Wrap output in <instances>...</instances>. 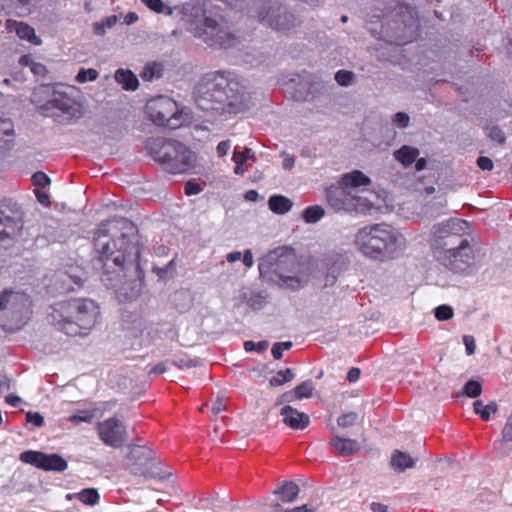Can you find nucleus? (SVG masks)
Wrapping results in <instances>:
<instances>
[{
  "label": "nucleus",
  "mask_w": 512,
  "mask_h": 512,
  "mask_svg": "<svg viewBox=\"0 0 512 512\" xmlns=\"http://www.w3.org/2000/svg\"><path fill=\"white\" fill-rule=\"evenodd\" d=\"M19 459L45 471L63 472L68 467L67 461L56 453L46 454L40 451L27 450L20 454Z\"/></svg>",
  "instance_id": "nucleus-13"
},
{
  "label": "nucleus",
  "mask_w": 512,
  "mask_h": 512,
  "mask_svg": "<svg viewBox=\"0 0 512 512\" xmlns=\"http://www.w3.org/2000/svg\"><path fill=\"white\" fill-rule=\"evenodd\" d=\"M27 421L33 423L37 427H41L44 423V418L39 413L28 412L26 414Z\"/></svg>",
  "instance_id": "nucleus-53"
},
{
  "label": "nucleus",
  "mask_w": 512,
  "mask_h": 512,
  "mask_svg": "<svg viewBox=\"0 0 512 512\" xmlns=\"http://www.w3.org/2000/svg\"><path fill=\"white\" fill-rule=\"evenodd\" d=\"M454 315L453 308L449 305L443 304L435 309V318L439 321H447Z\"/></svg>",
  "instance_id": "nucleus-41"
},
{
  "label": "nucleus",
  "mask_w": 512,
  "mask_h": 512,
  "mask_svg": "<svg viewBox=\"0 0 512 512\" xmlns=\"http://www.w3.org/2000/svg\"><path fill=\"white\" fill-rule=\"evenodd\" d=\"M420 152L418 148L409 145H403L398 150L394 151L393 156L395 160L401 163L404 167L412 165L418 158Z\"/></svg>",
  "instance_id": "nucleus-26"
},
{
  "label": "nucleus",
  "mask_w": 512,
  "mask_h": 512,
  "mask_svg": "<svg viewBox=\"0 0 512 512\" xmlns=\"http://www.w3.org/2000/svg\"><path fill=\"white\" fill-rule=\"evenodd\" d=\"M463 341H464V344L466 347L467 354L472 355L475 352V348H476L474 338L472 336L466 335L463 337Z\"/></svg>",
  "instance_id": "nucleus-54"
},
{
  "label": "nucleus",
  "mask_w": 512,
  "mask_h": 512,
  "mask_svg": "<svg viewBox=\"0 0 512 512\" xmlns=\"http://www.w3.org/2000/svg\"><path fill=\"white\" fill-rule=\"evenodd\" d=\"M487 130H488V137L498 143V144H503L505 142V135L503 133V131L497 127V126H490V127H487Z\"/></svg>",
  "instance_id": "nucleus-45"
},
{
  "label": "nucleus",
  "mask_w": 512,
  "mask_h": 512,
  "mask_svg": "<svg viewBox=\"0 0 512 512\" xmlns=\"http://www.w3.org/2000/svg\"><path fill=\"white\" fill-rule=\"evenodd\" d=\"M286 266L287 268H289V271L292 272L294 271L295 267L298 265L297 261H296V258L294 255H286L282 258H280L278 261H276L274 264H273V269L272 271L278 276L279 278V284L281 287H284V288H289V289H292V290H297V289H300L302 288L305 283L307 282V280H304L303 278L299 277V276H292V275H287L283 272V268L282 266Z\"/></svg>",
  "instance_id": "nucleus-15"
},
{
  "label": "nucleus",
  "mask_w": 512,
  "mask_h": 512,
  "mask_svg": "<svg viewBox=\"0 0 512 512\" xmlns=\"http://www.w3.org/2000/svg\"><path fill=\"white\" fill-rule=\"evenodd\" d=\"M328 205L336 212H359L367 208V200L353 195L346 187L338 184L325 192Z\"/></svg>",
  "instance_id": "nucleus-10"
},
{
  "label": "nucleus",
  "mask_w": 512,
  "mask_h": 512,
  "mask_svg": "<svg viewBox=\"0 0 512 512\" xmlns=\"http://www.w3.org/2000/svg\"><path fill=\"white\" fill-rule=\"evenodd\" d=\"M51 323L69 336L84 335L95 325L99 308L89 299L60 301L51 307Z\"/></svg>",
  "instance_id": "nucleus-3"
},
{
  "label": "nucleus",
  "mask_w": 512,
  "mask_h": 512,
  "mask_svg": "<svg viewBox=\"0 0 512 512\" xmlns=\"http://www.w3.org/2000/svg\"><path fill=\"white\" fill-rule=\"evenodd\" d=\"M299 492L300 488L295 482L287 481L275 489L274 494L279 495L282 502L292 503L297 499Z\"/></svg>",
  "instance_id": "nucleus-27"
},
{
  "label": "nucleus",
  "mask_w": 512,
  "mask_h": 512,
  "mask_svg": "<svg viewBox=\"0 0 512 512\" xmlns=\"http://www.w3.org/2000/svg\"><path fill=\"white\" fill-rule=\"evenodd\" d=\"M260 22L266 23L276 31L288 30L294 26V16L278 4L276 6H264L258 14Z\"/></svg>",
  "instance_id": "nucleus-14"
},
{
  "label": "nucleus",
  "mask_w": 512,
  "mask_h": 512,
  "mask_svg": "<svg viewBox=\"0 0 512 512\" xmlns=\"http://www.w3.org/2000/svg\"><path fill=\"white\" fill-rule=\"evenodd\" d=\"M250 150L249 149H245V152L242 154V157L241 159H239V154L237 152H234L233 154V160L235 161L236 165H235V168H234V172L236 174H243L244 173V168H243V162L246 160V156H245V153H249Z\"/></svg>",
  "instance_id": "nucleus-48"
},
{
  "label": "nucleus",
  "mask_w": 512,
  "mask_h": 512,
  "mask_svg": "<svg viewBox=\"0 0 512 512\" xmlns=\"http://www.w3.org/2000/svg\"><path fill=\"white\" fill-rule=\"evenodd\" d=\"M33 182L36 186L45 187L50 184L51 180L44 172H36L33 175Z\"/></svg>",
  "instance_id": "nucleus-50"
},
{
  "label": "nucleus",
  "mask_w": 512,
  "mask_h": 512,
  "mask_svg": "<svg viewBox=\"0 0 512 512\" xmlns=\"http://www.w3.org/2000/svg\"><path fill=\"white\" fill-rule=\"evenodd\" d=\"M194 102L205 113L238 114L248 108L245 87L231 72L217 71L205 75L194 91Z\"/></svg>",
  "instance_id": "nucleus-2"
},
{
  "label": "nucleus",
  "mask_w": 512,
  "mask_h": 512,
  "mask_svg": "<svg viewBox=\"0 0 512 512\" xmlns=\"http://www.w3.org/2000/svg\"><path fill=\"white\" fill-rule=\"evenodd\" d=\"M473 408L474 412L484 421H488L491 417V414H495L498 411V405L494 401L484 405L481 400H476L473 403Z\"/></svg>",
  "instance_id": "nucleus-32"
},
{
  "label": "nucleus",
  "mask_w": 512,
  "mask_h": 512,
  "mask_svg": "<svg viewBox=\"0 0 512 512\" xmlns=\"http://www.w3.org/2000/svg\"><path fill=\"white\" fill-rule=\"evenodd\" d=\"M35 194H36L37 200L42 205H44V206H49L50 205L49 195L46 192L40 191V190H36Z\"/></svg>",
  "instance_id": "nucleus-56"
},
{
  "label": "nucleus",
  "mask_w": 512,
  "mask_h": 512,
  "mask_svg": "<svg viewBox=\"0 0 512 512\" xmlns=\"http://www.w3.org/2000/svg\"><path fill=\"white\" fill-rule=\"evenodd\" d=\"M358 414L356 412H348L338 417L337 424L340 427L348 428L356 424Z\"/></svg>",
  "instance_id": "nucleus-40"
},
{
  "label": "nucleus",
  "mask_w": 512,
  "mask_h": 512,
  "mask_svg": "<svg viewBox=\"0 0 512 512\" xmlns=\"http://www.w3.org/2000/svg\"><path fill=\"white\" fill-rule=\"evenodd\" d=\"M325 215V210L320 205L306 207L302 212V218L306 223H316Z\"/></svg>",
  "instance_id": "nucleus-33"
},
{
  "label": "nucleus",
  "mask_w": 512,
  "mask_h": 512,
  "mask_svg": "<svg viewBox=\"0 0 512 512\" xmlns=\"http://www.w3.org/2000/svg\"><path fill=\"white\" fill-rule=\"evenodd\" d=\"M6 402L13 407H17L21 402V399L20 397L11 394L6 397Z\"/></svg>",
  "instance_id": "nucleus-64"
},
{
  "label": "nucleus",
  "mask_w": 512,
  "mask_h": 512,
  "mask_svg": "<svg viewBox=\"0 0 512 512\" xmlns=\"http://www.w3.org/2000/svg\"><path fill=\"white\" fill-rule=\"evenodd\" d=\"M152 458V451L142 445H128L126 466L134 474L142 473Z\"/></svg>",
  "instance_id": "nucleus-16"
},
{
  "label": "nucleus",
  "mask_w": 512,
  "mask_h": 512,
  "mask_svg": "<svg viewBox=\"0 0 512 512\" xmlns=\"http://www.w3.org/2000/svg\"><path fill=\"white\" fill-rule=\"evenodd\" d=\"M466 225L467 222L465 220L450 219L436 226L434 228L431 244L434 253L450 245H456L460 239H463L461 232Z\"/></svg>",
  "instance_id": "nucleus-11"
},
{
  "label": "nucleus",
  "mask_w": 512,
  "mask_h": 512,
  "mask_svg": "<svg viewBox=\"0 0 512 512\" xmlns=\"http://www.w3.org/2000/svg\"><path fill=\"white\" fill-rule=\"evenodd\" d=\"M6 28L9 32H15L20 39L27 40L31 44L37 46L42 44V40L36 35L34 28L24 22L7 20Z\"/></svg>",
  "instance_id": "nucleus-19"
},
{
  "label": "nucleus",
  "mask_w": 512,
  "mask_h": 512,
  "mask_svg": "<svg viewBox=\"0 0 512 512\" xmlns=\"http://www.w3.org/2000/svg\"><path fill=\"white\" fill-rule=\"evenodd\" d=\"M68 90L62 86L43 87L42 93L48 96V100L40 106L43 114L49 117L80 118L82 106L69 95Z\"/></svg>",
  "instance_id": "nucleus-8"
},
{
  "label": "nucleus",
  "mask_w": 512,
  "mask_h": 512,
  "mask_svg": "<svg viewBox=\"0 0 512 512\" xmlns=\"http://www.w3.org/2000/svg\"><path fill=\"white\" fill-rule=\"evenodd\" d=\"M138 20V15L135 12H129L124 16V23L131 25Z\"/></svg>",
  "instance_id": "nucleus-62"
},
{
  "label": "nucleus",
  "mask_w": 512,
  "mask_h": 512,
  "mask_svg": "<svg viewBox=\"0 0 512 512\" xmlns=\"http://www.w3.org/2000/svg\"><path fill=\"white\" fill-rule=\"evenodd\" d=\"M437 259L455 273L465 272L474 260L473 248L467 239H460L456 245H450L434 253Z\"/></svg>",
  "instance_id": "nucleus-9"
},
{
  "label": "nucleus",
  "mask_w": 512,
  "mask_h": 512,
  "mask_svg": "<svg viewBox=\"0 0 512 512\" xmlns=\"http://www.w3.org/2000/svg\"><path fill=\"white\" fill-rule=\"evenodd\" d=\"M391 467L397 472H403L415 466V460L406 452L394 450L390 460Z\"/></svg>",
  "instance_id": "nucleus-25"
},
{
  "label": "nucleus",
  "mask_w": 512,
  "mask_h": 512,
  "mask_svg": "<svg viewBox=\"0 0 512 512\" xmlns=\"http://www.w3.org/2000/svg\"><path fill=\"white\" fill-rule=\"evenodd\" d=\"M29 304V297L25 293L14 292L5 290L0 293V310L11 307L12 309L19 310Z\"/></svg>",
  "instance_id": "nucleus-20"
},
{
  "label": "nucleus",
  "mask_w": 512,
  "mask_h": 512,
  "mask_svg": "<svg viewBox=\"0 0 512 512\" xmlns=\"http://www.w3.org/2000/svg\"><path fill=\"white\" fill-rule=\"evenodd\" d=\"M230 149V142L229 141H221L217 145V153L220 157L225 156Z\"/></svg>",
  "instance_id": "nucleus-58"
},
{
  "label": "nucleus",
  "mask_w": 512,
  "mask_h": 512,
  "mask_svg": "<svg viewBox=\"0 0 512 512\" xmlns=\"http://www.w3.org/2000/svg\"><path fill=\"white\" fill-rule=\"evenodd\" d=\"M149 9L156 13H163L166 15L172 14V8L169 7L165 2H146Z\"/></svg>",
  "instance_id": "nucleus-46"
},
{
  "label": "nucleus",
  "mask_w": 512,
  "mask_h": 512,
  "mask_svg": "<svg viewBox=\"0 0 512 512\" xmlns=\"http://www.w3.org/2000/svg\"><path fill=\"white\" fill-rule=\"evenodd\" d=\"M294 378V373L290 368L279 370L275 376L270 379V385L273 387L281 386Z\"/></svg>",
  "instance_id": "nucleus-35"
},
{
  "label": "nucleus",
  "mask_w": 512,
  "mask_h": 512,
  "mask_svg": "<svg viewBox=\"0 0 512 512\" xmlns=\"http://www.w3.org/2000/svg\"><path fill=\"white\" fill-rule=\"evenodd\" d=\"M132 223L125 218L106 220L102 222L94 237V247L103 264L106 274L123 273L131 281L130 291L123 284L117 287L119 296L126 300L138 297L142 290L144 272L140 266V248L136 236L133 233Z\"/></svg>",
  "instance_id": "nucleus-1"
},
{
  "label": "nucleus",
  "mask_w": 512,
  "mask_h": 512,
  "mask_svg": "<svg viewBox=\"0 0 512 512\" xmlns=\"http://www.w3.org/2000/svg\"><path fill=\"white\" fill-rule=\"evenodd\" d=\"M477 165L480 169L484 171H490L493 169V161L486 156H480L477 159Z\"/></svg>",
  "instance_id": "nucleus-52"
},
{
  "label": "nucleus",
  "mask_w": 512,
  "mask_h": 512,
  "mask_svg": "<svg viewBox=\"0 0 512 512\" xmlns=\"http://www.w3.org/2000/svg\"><path fill=\"white\" fill-rule=\"evenodd\" d=\"M34 59L32 58L31 55H23L20 57L19 59V64L23 67H29L31 69L33 63H34Z\"/></svg>",
  "instance_id": "nucleus-59"
},
{
  "label": "nucleus",
  "mask_w": 512,
  "mask_h": 512,
  "mask_svg": "<svg viewBox=\"0 0 512 512\" xmlns=\"http://www.w3.org/2000/svg\"><path fill=\"white\" fill-rule=\"evenodd\" d=\"M404 237L391 225L379 223L358 230L355 244L367 257L375 260L391 258L404 245Z\"/></svg>",
  "instance_id": "nucleus-4"
},
{
  "label": "nucleus",
  "mask_w": 512,
  "mask_h": 512,
  "mask_svg": "<svg viewBox=\"0 0 512 512\" xmlns=\"http://www.w3.org/2000/svg\"><path fill=\"white\" fill-rule=\"evenodd\" d=\"M197 512H216L214 509V499H200L196 506Z\"/></svg>",
  "instance_id": "nucleus-47"
},
{
  "label": "nucleus",
  "mask_w": 512,
  "mask_h": 512,
  "mask_svg": "<svg viewBox=\"0 0 512 512\" xmlns=\"http://www.w3.org/2000/svg\"><path fill=\"white\" fill-rule=\"evenodd\" d=\"M227 13L219 7L205 10L203 19H194V37L212 48H229L237 43V36L231 31Z\"/></svg>",
  "instance_id": "nucleus-5"
},
{
  "label": "nucleus",
  "mask_w": 512,
  "mask_h": 512,
  "mask_svg": "<svg viewBox=\"0 0 512 512\" xmlns=\"http://www.w3.org/2000/svg\"><path fill=\"white\" fill-rule=\"evenodd\" d=\"M224 410H225V404L222 400H217L212 407V411H213L214 415H218L219 413H221Z\"/></svg>",
  "instance_id": "nucleus-61"
},
{
  "label": "nucleus",
  "mask_w": 512,
  "mask_h": 512,
  "mask_svg": "<svg viewBox=\"0 0 512 512\" xmlns=\"http://www.w3.org/2000/svg\"><path fill=\"white\" fill-rule=\"evenodd\" d=\"M163 74V65L158 62L147 63L140 76L144 81L151 82L155 79H159Z\"/></svg>",
  "instance_id": "nucleus-31"
},
{
  "label": "nucleus",
  "mask_w": 512,
  "mask_h": 512,
  "mask_svg": "<svg viewBox=\"0 0 512 512\" xmlns=\"http://www.w3.org/2000/svg\"><path fill=\"white\" fill-rule=\"evenodd\" d=\"M292 347L291 341L277 342L273 345L271 353L274 359L280 360L283 357V351Z\"/></svg>",
  "instance_id": "nucleus-42"
},
{
  "label": "nucleus",
  "mask_w": 512,
  "mask_h": 512,
  "mask_svg": "<svg viewBox=\"0 0 512 512\" xmlns=\"http://www.w3.org/2000/svg\"><path fill=\"white\" fill-rule=\"evenodd\" d=\"M146 148L156 161L168 163L173 174L187 173L192 168L191 150L177 140L151 138Z\"/></svg>",
  "instance_id": "nucleus-6"
},
{
  "label": "nucleus",
  "mask_w": 512,
  "mask_h": 512,
  "mask_svg": "<svg viewBox=\"0 0 512 512\" xmlns=\"http://www.w3.org/2000/svg\"><path fill=\"white\" fill-rule=\"evenodd\" d=\"M280 414L284 424L294 430H303L310 423V418L306 413L299 412L289 405H285Z\"/></svg>",
  "instance_id": "nucleus-17"
},
{
  "label": "nucleus",
  "mask_w": 512,
  "mask_h": 512,
  "mask_svg": "<svg viewBox=\"0 0 512 512\" xmlns=\"http://www.w3.org/2000/svg\"><path fill=\"white\" fill-rule=\"evenodd\" d=\"M16 137L14 123L9 117L0 116V150L11 149Z\"/></svg>",
  "instance_id": "nucleus-23"
},
{
  "label": "nucleus",
  "mask_w": 512,
  "mask_h": 512,
  "mask_svg": "<svg viewBox=\"0 0 512 512\" xmlns=\"http://www.w3.org/2000/svg\"><path fill=\"white\" fill-rule=\"evenodd\" d=\"M370 507L372 512H387V506L380 502H372Z\"/></svg>",
  "instance_id": "nucleus-63"
},
{
  "label": "nucleus",
  "mask_w": 512,
  "mask_h": 512,
  "mask_svg": "<svg viewBox=\"0 0 512 512\" xmlns=\"http://www.w3.org/2000/svg\"><path fill=\"white\" fill-rule=\"evenodd\" d=\"M338 184L343 185L347 189L368 186L371 180L360 170H353L350 173L343 174Z\"/></svg>",
  "instance_id": "nucleus-24"
},
{
  "label": "nucleus",
  "mask_w": 512,
  "mask_h": 512,
  "mask_svg": "<svg viewBox=\"0 0 512 512\" xmlns=\"http://www.w3.org/2000/svg\"><path fill=\"white\" fill-rule=\"evenodd\" d=\"M150 120L157 126L178 129L189 122L188 110L167 96H157L146 104Z\"/></svg>",
  "instance_id": "nucleus-7"
},
{
  "label": "nucleus",
  "mask_w": 512,
  "mask_h": 512,
  "mask_svg": "<svg viewBox=\"0 0 512 512\" xmlns=\"http://www.w3.org/2000/svg\"><path fill=\"white\" fill-rule=\"evenodd\" d=\"M502 439L505 442H512V411L502 430Z\"/></svg>",
  "instance_id": "nucleus-49"
},
{
  "label": "nucleus",
  "mask_w": 512,
  "mask_h": 512,
  "mask_svg": "<svg viewBox=\"0 0 512 512\" xmlns=\"http://www.w3.org/2000/svg\"><path fill=\"white\" fill-rule=\"evenodd\" d=\"M30 70L36 76H44L47 73L46 67L39 62H34Z\"/></svg>",
  "instance_id": "nucleus-55"
},
{
  "label": "nucleus",
  "mask_w": 512,
  "mask_h": 512,
  "mask_svg": "<svg viewBox=\"0 0 512 512\" xmlns=\"http://www.w3.org/2000/svg\"><path fill=\"white\" fill-rule=\"evenodd\" d=\"M313 394V385L311 381H305L294 389L286 391L278 399L277 404L290 403L303 398H310Z\"/></svg>",
  "instance_id": "nucleus-22"
},
{
  "label": "nucleus",
  "mask_w": 512,
  "mask_h": 512,
  "mask_svg": "<svg viewBox=\"0 0 512 512\" xmlns=\"http://www.w3.org/2000/svg\"><path fill=\"white\" fill-rule=\"evenodd\" d=\"M354 78V73L347 70H339L335 74L336 82L341 86H348L352 83Z\"/></svg>",
  "instance_id": "nucleus-43"
},
{
  "label": "nucleus",
  "mask_w": 512,
  "mask_h": 512,
  "mask_svg": "<svg viewBox=\"0 0 512 512\" xmlns=\"http://www.w3.org/2000/svg\"><path fill=\"white\" fill-rule=\"evenodd\" d=\"M274 511L273 512H315L316 507L308 504H304L292 509L284 510L280 503L274 504Z\"/></svg>",
  "instance_id": "nucleus-44"
},
{
  "label": "nucleus",
  "mask_w": 512,
  "mask_h": 512,
  "mask_svg": "<svg viewBox=\"0 0 512 512\" xmlns=\"http://www.w3.org/2000/svg\"><path fill=\"white\" fill-rule=\"evenodd\" d=\"M118 21L117 15H111L93 24V32L97 36H103L107 29H111Z\"/></svg>",
  "instance_id": "nucleus-34"
},
{
  "label": "nucleus",
  "mask_w": 512,
  "mask_h": 512,
  "mask_svg": "<svg viewBox=\"0 0 512 512\" xmlns=\"http://www.w3.org/2000/svg\"><path fill=\"white\" fill-rule=\"evenodd\" d=\"M243 263L246 267H252L254 264L253 255L250 250H246L243 255Z\"/></svg>",
  "instance_id": "nucleus-60"
},
{
  "label": "nucleus",
  "mask_w": 512,
  "mask_h": 512,
  "mask_svg": "<svg viewBox=\"0 0 512 512\" xmlns=\"http://www.w3.org/2000/svg\"><path fill=\"white\" fill-rule=\"evenodd\" d=\"M96 429L99 439L109 447L119 448L128 440L126 425L116 417L98 422Z\"/></svg>",
  "instance_id": "nucleus-12"
},
{
  "label": "nucleus",
  "mask_w": 512,
  "mask_h": 512,
  "mask_svg": "<svg viewBox=\"0 0 512 512\" xmlns=\"http://www.w3.org/2000/svg\"><path fill=\"white\" fill-rule=\"evenodd\" d=\"M66 498L68 500L77 498L79 501H81L85 505L94 506L99 502L100 496L96 489L86 488V489L81 490L78 493L68 494L66 496Z\"/></svg>",
  "instance_id": "nucleus-30"
},
{
  "label": "nucleus",
  "mask_w": 512,
  "mask_h": 512,
  "mask_svg": "<svg viewBox=\"0 0 512 512\" xmlns=\"http://www.w3.org/2000/svg\"><path fill=\"white\" fill-rule=\"evenodd\" d=\"M393 122L400 128H405L409 124V116L404 112H397L394 115Z\"/></svg>",
  "instance_id": "nucleus-51"
},
{
  "label": "nucleus",
  "mask_w": 512,
  "mask_h": 512,
  "mask_svg": "<svg viewBox=\"0 0 512 512\" xmlns=\"http://www.w3.org/2000/svg\"><path fill=\"white\" fill-rule=\"evenodd\" d=\"M360 375H361L360 369L353 367L347 373V380L351 383L356 382L360 378Z\"/></svg>",
  "instance_id": "nucleus-57"
},
{
  "label": "nucleus",
  "mask_w": 512,
  "mask_h": 512,
  "mask_svg": "<svg viewBox=\"0 0 512 512\" xmlns=\"http://www.w3.org/2000/svg\"><path fill=\"white\" fill-rule=\"evenodd\" d=\"M482 393V385L479 381L469 380L464 385V394L470 398H476Z\"/></svg>",
  "instance_id": "nucleus-38"
},
{
  "label": "nucleus",
  "mask_w": 512,
  "mask_h": 512,
  "mask_svg": "<svg viewBox=\"0 0 512 512\" xmlns=\"http://www.w3.org/2000/svg\"><path fill=\"white\" fill-rule=\"evenodd\" d=\"M57 280L60 281L62 284L58 288L60 292H68L74 289L73 283L79 285V283L74 280L71 276H69L67 273H59L56 276Z\"/></svg>",
  "instance_id": "nucleus-39"
},
{
  "label": "nucleus",
  "mask_w": 512,
  "mask_h": 512,
  "mask_svg": "<svg viewBox=\"0 0 512 512\" xmlns=\"http://www.w3.org/2000/svg\"><path fill=\"white\" fill-rule=\"evenodd\" d=\"M23 228L20 216H9L0 210V240L17 236Z\"/></svg>",
  "instance_id": "nucleus-18"
},
{
  "label": "nucleus",
  "mask_w": 512,
  "mask_h": 512,
  "mask_svg": "<svg viewBox=\"0 0 512 512\" xmlns=\"http://www.w3.org/2000/svg\"><path fill=\"white\" fill-rule=\"evenodd\" d=\"M115 80L125 90L134 91L139 85L137 76L130 70L118 69L115 72Z\"/></svg>",
  "instance_id": "nucleus-28"
},
{
  "label": "nucleus",
  "mask_w": 512,
  "mask_h": 512,
  "mask_svg": "<svg viewBox=\"0 0 512 512\" xmlns=\"http://www.w3.org/2000/svg\"><path fill=\"white\" fill-rule=\"evenodd\" d=\"M94 418H95L94 411L81 410V411H78V412L72 414L71 416H69L68 421L72 422L74 424H78L80 422L90 424V423H92Z\"/></svg>",
  "instance_id": "nucleus-36"
},
{
  "label": "nucleus",
  "mask_w": 512,
  "mask_h": 512,
  "mask_svg": "<svg viewBox=\"0 0 512 512\" xmlns=\"http://www.w3.org/2000/svg\"><path fill=\"white\" fill-rule=\"evenodd\" d=\"M99 76V73L94 68H80L77 75H76V81L78 83H86V82H92L95 81Z\"/></svg>",
  "instance_id": "nucleus-37"
},
{
  "label": "nucleus",
  "mask_w": 512,
  "mask_h": 512,
  "mask_svg": "<svg viewBox=\"0 0 512 512\" xmlns=\"http://www.w3.org/2000/svg\"><path fill=\"white\" fill-rule=\"evenodd\" d=\"M268 206L275 214L283 215L291 210L293 202L283 195H272L268 200Z\"/></svg>",
  "instance_id": "nucleus-29"
},
{
  "label": "nucleus",
  "mask_w": 512,
  "mask_h": 512,
  "mask_svg": "<svg viewBox=\"0 0 512 512\" xmlns=\"http://www.w3.org/2000/svg\"><path fill=\"white\" fill-rule=\"evenodd\" d=\"M329 445L332 447L337 456L348 457L358 452L360 449L359 443L356 440L334 436Z\"/></svg>",
  "instance_id": "nucleus-21"
}]
</instances>
